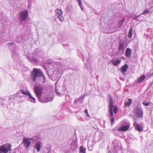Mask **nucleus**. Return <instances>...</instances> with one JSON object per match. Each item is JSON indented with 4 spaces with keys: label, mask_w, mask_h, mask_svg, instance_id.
<instances>
[{
    "label": "nucleus",
    "mask_w": 153,
    "mask_h": 153,
    "mask_svg": "<svg viewBox=\"0 0 153 153\" xmlns=\"http://www.w3.org/2000/svg\"><path fill=\"white\" fill-rule=\"evenodd\" d=\"M31 79L32 81L36 83H44L46 78L40 69L35 68L31 74Z\"/></svg>",
    "instance_id": "f257e3e1"
},
{
    "label": "nucleus",
    "mask_w": 153,
    "mask_h": 153,
    "mask_svg": "<svg viewBox=\"0 0 153 153\" xmlns=\"http://www.w3.org/2000/svg\"><path fill=\"white\" fill-rule=\"evenodd\" d=\"M7 45L9 46V48L11 50L13 59L14 60L19 59V55L18 51V47L14 42L8 43Z\"/></svg>",
    "instance_id": "f03ea898"
},
{
    "label": "nucleus",
    "mask_w": 153,
    "mask_h": 153,
    "mask_svg": "<svg viewBox=\"0 0 153 153\" xmlns=\"http://www.w3.org/2000/svg\"><path fill=\"white\" fill-rule=\"evenodd\" d=\"M43 55V52L40 50L37 49L33 52L32 58L29 56H27V58L30 62H38Z\"/></svg>",
    "instance_id": "7ed1b4c3"
},
{
    "label": "nucleus",
    "mask_w": 153,
    "mask_h": 153,
    "mask_svg": "<svg viewBox=\"0 0 153 153\" xmlns=\"http://www.w3.org/2000/svg\"><path fill=\"white\" fill-rule=\"evenodd\" d=\"M112 146L113 148L114 153H122V146L120 142L117 140L113 141Z\"/></svg>",
    "instance_id": "20e7f679"
},
{
    "label": "nucleus",
    "mask_w": 153,
    "mask_h": 153,
    "mask_svg": "<svg viewBox=\"0 0 153 153\" xmlns=\"http://www.w3.org/2000/svg\"><path fill=\"white\" fill-rule=\"evenodd\" d=\"M43 88L39 86H36L34 87V91L39 101L41 102L45 103L49 102L45 100H43L41 98Z\"/></svg>",
    "instance_id": "39448f33"
},
{
    "label": "nucleus",
    "mask_w": 153,
    "mask_h": 153,
    "mask_svg": "<svg viewBox=\"0 0 153 153\" xmlns=\"http://www.w3.org/2000/svg\"><path fill=\"white\" fill-rule=\"evenodd\" d=\"M11 146L9 143H6L0 146V153H11L12 151Z\"/></svg>",
    "instance_id": "423d86ee"
},
{
    "label": "nucleus",
    "mask_w": 153,
    "mask_h": 153,
    "mask_svg": "<svg viewBox=\"0 0 153 153\" xmlns=\"http://www.w3.org/2000/svg\"><path fill=\"white\" fill-rule=\"evenodd\" d=\"M108 98L109 99V113L111 116V125H112L113 123L114 120V117H113V113L112 109L113 107V101L112 98L111 96L110 95L109 96Z\"/></svg>",
    "instance_id": "0eeeda50"
},
{
    "label": "nucleus",
    "mask_w": 153,
    "mask_h": 153,
    "mask_svg": "<svg viewBox=\"0 0 153 153\" xmlns=\"http://www.w3.org/2000/svg\"><path fill=\"white\" fill-rule=\"evenodd\" d=\"M133 111L135 116L137 117L141 118L143 115V111L140 106H137L133 109Z\"/></svg>",
    "instance_id": "6e6552de"
},
{
    "label": "nucleus",
    "mask_w": 153,
    "mask_h": 153,
    "mask_svg": "<svg viewBox=\"0 0 153 153\" xmlns=\"http://www.w3.org/2000/svg\"><path fill=\"white\" fill-rule=\"evenodd\" d=\"M28 16V12L27 10L22 11L20 13L19 19L21 22L25 21L27 18Z\"/></svg>",
    "instance_id": "1a4fd4ad"
},
{
    "label": "nucleus",
    "mask_w": 153,
    "mask_h": 153,
    "mask_svg": "<svg viewBox=\"0 0 153 153\" xmlns=\"http://www.w3.org/2000/svg\"><path fill=\"white\" fill-rule=\"evenodd\" d=\"M124 42H119L118 48V53L120 55H123L125 50V46L124 45Z\"/></svg>",
    "instance_id": "9d476101"
},
{
    "label": "nucleus",
    "mask_w": 153,
    "mask_h": 153,
    "mask_svg": "<svg viewBox=\"0 0 153 153\" xmlns=\"http://www.w3.org/2000/svg\"><path fill=\"white\" fill-rule=\"evenodd\" d=\"M30 138H24L23 140V143L24 146L26 149H27L30 147L31 144Z\"/></svg>",
    "instance_id": "9b49d317"
},
{
    "label": "nucleus",
    "mask_w": 153,
    "mask_h": 153,
    "mask_svg": "<svg viewBox=\"0 0 153 153\" xmlns=\"http://www.w3.org/2000/svg\"><path fill=\"white\" fill-rule=\"evenodd\" d=\"M21 94L28 96L30 93L29 91H25L23 89H21L16 93V95L18 96L19 95H20ZM19 96L20 98H22L23 97V96H20V95H19Z\"/></svg>",
    "instance_id": "f8f14e48"
},
{
    "label": "nucleus",
    "mask_w": 153,
    "mask_h": 153,
    "mask_svg": "<svg viewBox=\"0 0 153 153\" xmlns=\"http://www.w3.org/2000/svg\"><path fill=\"white\" fill-rule=\"evenodd\" d=\"M42 143L40 141H37L35 143L34 146V148H35L38 152H39L40 151V149L42 146Z\"/></svg>",
    "instance_id": "ddd939ff"
},
{
    "label": "nucleus",
    "mask_w": 153,
    "mask_h": 153,
    "mask_svg": "<svg viewBox=\"0 0 153 153\" xmlns=\"http://www.w3.org/2000/svg\"><path fill=\"white\" fill-rule=\"evenodd\" d=\"M133 125L135 128V129L139 131H141L143 130L142 126L139 124L134 122L133 123Z\"/></svg>",
    "instance_id": "4468645a"
},
{
    "label": "nucleus",
    "mask_w": 153,
    "mask_h": 153,
    "mask_svg": "<svg viewBox=\"0 0 153 153\" xmlns=\"http://www.w3.org/2000/svg\"><path fill=\"white\" fill-rule=\"evenodd\" d=\"M132 101L131 99L129 98L127 100H125L124 106L129 107L132 103Z\"/></svg>",
    "instance_id": "2eb2a0df"
},
{
    "label": "nucleus",
    "mask_w": 153,
    "mask_h": 153,
    "mask_svg": "<svg viewBox=\"0 0 153 153\" xmlns=\"http://www.w3.org/2000/svg\"><path fill=\"white\" fill-rule=\"evenodd\" d=\"M125 55L128 58H130L131 56V50L129 48H127L125 53Z\"/></svg>",
    "instance_id": "dca6fc26"
},
{
    "label": "nucleus",
    "mask_w": 153,
    "mask_h": 153,
    "mask_svg": "<svg viewBox=\"0 0 153 153\" xmlns=\"http://www.w3.org/2000/svg\"><path fill=\"white\" fill-rule=\"evenodd\" d=\"M27 100L33 103L36 102L35 99L32 96L31 94L28 96Z\"/></svg>",
    "instance_id": "f3484780"
},
{
    "label": "nucleus",
    "mask_w": 153,
    "mask_h": 153,
    "mask_svg": "<svg viewBox=\"0 0 153 153\" xmlns=\"http://www.w3.org/2000/svg\"><path fill=\"white\" fill-rule=\"evenodd\" d=\"M128 68V66L126 64H125L121 68V71L123 73H125L127 71Z\"/></svg>",
    "instance_id": "a211bd4d"
},
{
    "label": "nucleus",
    "mask_w": 153,
    "mask_h": 153,
    "mask_svg": "<svg viewBox=\"0 0 153 153\" xmlns=\"http://www.w3.org/2000/svg\"><path fill=\"white\" fill-rule=\"evenodd\" d=\"M111 61L113 64L115 66H117L121 62V61L119 59H117L116 60H111Z\"/></svg>",
    "instance_id": "6ab92c4d"
},
{
    "label": "nucleus",
    "mask_w": 153,
    "mask_h": 153,
    "mask_svg": "<svg viewBox=\"0 0 153 153\" xmlns=\"http://www.w3.org/2000/svg\"><path fill=\"white\" fill-rule=\"evenodd\" d=\"M129 128V126L128 125L123 126L119 128V129L122 131H125L127 130Z\"/></svg>",
    "instance_id": "aec40b11"
},
{
    "label": "nucleus",
    "mask_w": 153,
    "mask_h": 153,
    "mask_svg": "<svg viewBox=\"0 0 153 153\" xmlns=\"http://www.w3.org/2000/svg\"><path fill=\"white\" fill-rule=\"evenodd\" d=\"M77 142L76 140L73 141L71 143V147H74L75 148H76L77 147Z\"/></svg>",
    "instance_id": "412c9836"
},
{
    "label": "nucleus",
    "mask_w": 153,
    "mask_h": 153,
    "mask_svg": "<svg viewBox=\"0 0 153 153\" xmlns=\"http://www.w3.org/2000/svg\"><path fill=\"white\" fill-rule=\"evenodd\" d=\"M145 77L144 75L141 76L138 78L137 81L138 83H141L145 79Z\"/></svg>",
    "instance_id": "4be33fe9"
},
{
    "label": "nucleus",
    "mask_w": 153,
    "mask_h": 153,
    "mask_svg": "<svg viewBox=\"0 0 153 153\" xmlns=\"http://www.w3.org/2000/svg\"><path fill=\"white\" fill-rule=\"evenodd\" d=\"M125 21V18H123L122 19L120 20L118 22V28H120L122 25L123 24Z\"/></svg>",
    "instance_id": "5701e85b"
},
{
    "label": "nucleus",
    "mask_w": 153,
    "mask_h": 153,
    "mask_svg": "<svg viewBox=\"0 0 153 153\" xmlns=\"http://www.w3.org/2000/svg\"><path fill=\"white\" fill-rule=\"evenodd\" d=\"M79 149L80 153H86V148H84L83 146L80 147Z\"/></svg>",
    "instance_id": "b1692460"
},
{
    "label": "nucleus",
    "mask_w": 153,
    "mask_h": 153,
    "mask_svg": "<svg viewBox=\"0 0 153 153\" xmlns=\"http://www.w3.org/2000/svg\"><path fill=\"white\" fill-rule=\"evenodd\" d=\"M63 71V70L61 68H57L55 71L56 72V73L57 74H61Z\"/></svg>",
    "instance_id": "393cba45"
},
{
    "label": "nucleus",
    "mask_w": 153,
    "mask_h": 153,
    "mask_svg": "<svg viewBox=\"0 0 153 153\" xmlns=\"http://www.w3.org/2000/svg\"><path fill=\"white\" fill-rule=\"evenodd\" d=\"M39 138V136H33V137L30 138V141H33V142L37 140Z\"/></svg>",
    "instance_id": "a878e982"
},
{
    "label": "nucleus",
    "mask_w": 153,
    "mask_h": 153,
    "mask_svg": "<svg viewBox=\"0 0 153 153\" xmlns=\"http://www.w3.org/2000/svg\"><path fill=\"white\" fill-rule=\"evenodd\" d=\"M62 15H57V16L56 17L61 22H62L64 20V18Z\"/></svg>",
    "instance_id": "bb28decb"
},
{
    "label": "nucleus",
    "mask_w": 153,
    "mask_h": 153,
    "mask_svg": "<svg viewBox=\"0 0 153 153\" xmlns=\"http://www.w3.org/2000/svg\"><path fill=\"white\" fill-rule=\"evenodd\" d=\"M23 39V37L22 36H19L16 37V42H21Z\"/></svg>",
    "instance_id": "cd10ccee"
},
{
    "label": "nucleus",
    "mask_w": 153,
    "mask_h": 153,
    "mask_svg": "<svg viewBox=\"0 0 153 153\" xmlns=\"http://www.w3.org/2000/svg\"><path fill=\"white\" fill-rule=\"evenodd\" d=\"M121 131V130L119 129V128L117 129H113V131L116 136L118 135V134Z\"/></svg>",
    "instance_id": "c85d7f7f"
},
{
    "label": "nucleus",
    "mask_w": 153,
    "mask_h": 153,
    "mask_svg": "<svg viewBox=\"0 0 153 153\" xmlns=\"http://www.w3.org/2000/svg\"><path fill=\"white\" fill-rule=\"evenodd\" d=\"M141 15V14L134 16L133 17V19L134 20H136L137 21H140L142 19V18H140V16Z\"/></svg>",
    "instance_id": "c756f323"
},
{
    "label": "nucleus",
    "mask_w": 153,
    "mask_h": 153,
    "mask_svg": "<svg viewBox=\"0 0 153 153\" xmlns=\"http://www.w3.org/2000/svg\"><path fill=\"white\" fill-rule=\"evenodd\" d=\"M132 29L131 28L128 31V37L129 38H131L132 36Z\"/></svg>",
    "instance_id": "7c9ffc66"
},
{
    "label": "nucleus",
    "mask_w": 153,
    "mask_h": 153,
    "mask_svg": "<svg viewBox=\"0 0 153 153\" xmlns=\"http://www.w3.org/2000/svg\"><path fill=\"white\" fill-rule=\"evenodd\" d=\"M56 13L57 14V15L62 14V11L59 9H57L55 10Z\"/></svg>",
    "instance_id": "2f4dec72"
},
{
    "label": "nucleus",
    "mask_w": 153,
    "mask_h": 153,
    "mask_svg": "<svg viewBox=\"0 0 153 153\" xmlns=\"http://www.w3.org/2000/svg\"><path fill=\"white\" fill-rule=\"evenodd\" d=\"M114 108V111L115 114H116L118 112V108L116 106H113L112 108Z\"/></svg>",
    "instance_id": "473e14b6"
},
{
    "label": "nucleus",
    "mask_w": 153,
    "mask_h": 153,
    "mask_svg": "<svg viewBox=\"0 0 153 153\" xmlns=\"http://www.w3.org/2000/svg\"><path fill=\"white\" fill-rule=\"evenodd\" d=\"M144 106H149L150 104H151L150 102H146V101H145L143 102H142Z\"/></svg>",
    "instance_id": "72a5a7b5"
},
{
    "label": "nucleus",
    "mask_w": 153,
    "mask_h": 153,
    "mask_svg": "<svg viewBox=\"0 0 153 153\" xmlns=\"http://www.w3.org/2000/svg\"><path fill=\"white\" fill-rule=\"evenodd\" d=\"M86 95V94H85L83 96H81L78 99L79 100V101H82V100L84 99V98L85 97Z\"/></svg>",
    "instance_id": "f704fd0d"
},
{
    "label": "nucleus",
    "mask_w": 153,
    "mask_h": 153,
    "mask_svg": "<svg viewBox=\"0 0 153 153\" xmlns=\"http://www.w3.org/2000/svg\"><path fill=\"white\" fill-rule=\"evenodd\" d=\"M55 92L59 96H61V94L59 93V91H58V89H57L56 88H55Z\"/></svg>",
    "instance_id": "c9c22d12"
},
{
    "label": "nucleus",
    "mask_w": 153,
    "mask_h": 153,
    "mask_svg": "<svg viewBox=\"0 0 153 153\" xmlns=\"http://www.w3.org/2000/svg\"><path fill=\"white\" fill-rule=\"evenodd\" d=\"M150 12L149 10H147L144 11L143 13H142V15H146L147 14L149 13Z\"/></svg>",
    "instance_id": "e433bc0d"
},
{
    "label": "nucleus",
    "mask_w": 153,
    "mask_h": 153,
    "mask_svg": "<svg viewBox=\"0 0 153 153\" xmlns=\"http://www.w3.org/2000/svg\"><path fill=\"white\" fill-rule=\"evenodd\" d=\"M111 54L112 56H117L118 55H120L119 53H118V52H117L114 53L113 52H112L111 53Z\"/></svg>",
    "instance_id": "4c0bfd02"
},
{
    "label": "nucleus",
    "mask_w": 153,
    "mask_h": 153,
    "mask_svg": "<svg viewBox=\"0 0 153 153\" xmlns=\"http://www.w3.org/2000/svg\"><path fill=\"white\" fill-rule=\"evenodd\" d=\"M76 1L78 2V5L79 6L82 5V2L81 0H76Z\"/></svg>",
    "instance_id": "58836bf2"
},
{
    "label": "nucleus",
    "mask_w": 153,
    "mask_h": 153,
    "mask_svg": "<svg viewBox=\"0 0 153 153\" xmlns=\"http://www.w3.org/2000/svg\"><path fill=\"white\" fill-rule=\"evenodd\" d=\"M79 102V100L78 99V98L77 99H76L75 100H74V103H77L78 102Z\"/></svg>",
    "instance_id": "ea45409f"
},
{
    "label": "nucleus",
    "mask_w": 153,
    "mask_h": 153,
    "mask_svg": "<svg viewBox=\"0 0 153 153\" xmlns=\"http://www.w3.org/2000/svg\"><path fill=\"white\" fill-rule=\"evenodd\" d=\"M79 102V100L78 99V98L77 99H76L75 100H74V103H77L78 102Z\"/></svg>",
    "instance_id": "a19ab883"
},
{
    "label": "nucleus",
    "mask_w": 153,
    "mask_h": 153,
    "mask_svg": "<svg viewBox=\"0 0 153 153\" xmlns=\"http://www.w3.org/2000/svg\"><path fill=\"white\" fill-rule=\"evenodd\" d=\"M79 6L80 7V8L81 9V10H84V7H83L82 6V5H80Z\"/></svg>",
    "instance_id": "79ce46f5"
},
{
    "label": "nucleus",
    "mask_w": 153,
    "mask_h": 153,
    "mask_svg": "<svg viewBox=\"0 0 153 153\" xmlns=\"http://www.w3.org/2000/svg\"><path fill=\"white\" fill-rule=\"evenodd\" d=\"M85 114H87V113H88V111L87 109H86L85 110Z\"/></svg>",
    "instance_id": "37998d69"
},
{
    "label": "nucleus",
    "mask_w": 153,
    "mask_h": 153,
    "mask_svg": "<svg viewBox=\"0 0 153 153\" xmlns=\"http://www.w3.org/2000/svg\"><path fill=\"white\" fill-rule=\"evenodd\" d=\"M78 119L79 120H80L81 121H82L83 120V119H82V118L81 117H80V119H79V118H78Z\"/></svg>",
    "instance_id": "c03bdc74"
},
{
    "label": "nucleus",
    "mask_w": 153,
    "mask_h": 153,
    "mask_svg": "<svg viewBox=\"0 0 153 153\" xmlns=\"http://www.w3.org/2000/svg\"><path fill=\"white\" fill-rule=\"evenodd\" d=\"M86 114V115L87 116V117H89V115L88 114V113Z\"/></svg>",
    "instance_id": "a18cd8bd"
},
{
    "label": "nucleus",
    "mask_w": 153,
    "mask_h": 153,
    "mask_svg": "<svg viewBox=\"0 0 153 153\" xmlns=\"http://www.w3.org/2000/svg\"><path fill=\"white\" fill-rule=\"evenodd\" d=\"M55 63L56 64H59V63L58 62H55Z\"/></svg>",
    "instance_id": "49530a36"
},
{
    "label": "nucleus",
    "mask_w": 153,
    "mask_h": 153,
    "mask_svg": "<svg viewBox=\"0 0 153 153\" xmlns=\"http://www.w3.org/2000/svg\"><path fill=\"white\" fill-rule=\"evenodd\" d=\"M108 153H111V152L110 150L108 152Z\"/></svg>",
    "instance_id": "de8ad7c7"
},
{
    "label": "nucleus",
    "mask_w": 153,
    "mask_h": 153,
    "mask_svg": "<svg viewBox=\"0 0 153 153\" xmlns=\"http://www.w3.org/2000/svg\"><path fill=\"white\" fill-rule=\"evenodd\" d=\"M103 123H104V124H105V121H104V120H103Z\"/></svg>",
    "instance_id": "09e8293b"
}]
</instances>
